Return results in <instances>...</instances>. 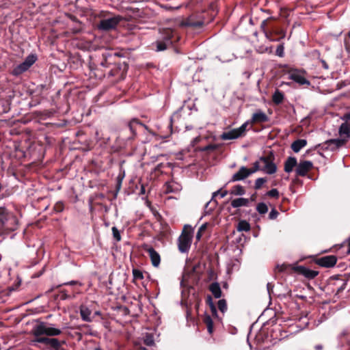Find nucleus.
I'll use <instances>...</instances> for the list:
<instances>
[{
    "label": "nucleus",
    "mask_w": 350,
    "mask_h": 350,
    "mask_svg": "<svg viewBox=\"0 0 350 350\" xmlns=\"http://www.w3.org/2000/svg\"><path fill=\"white\" fill-rule=\"evenodd\" d=\"M249 123H250V120L245 122L240 127L236 129L238 133H239L240 137L242 136L245 133V132L246 131L247 126Z\"/></svg>",
    "instance_id": "58836bf2"
},
{
    "label": "nucleus",
    "mask_w": 350,
    "mask_h": 350,
    "mask_svg": "<svg viewBox=\"0 0 350 350\" xmlns=\"http://www.w3.org/2000/svg\"><path fill=\"white\" fill-rule=\"evenodd\" d=\"M10 218H14L12 213H10L5 207L0 206V230L3 229L8 221Z\"/></svg>",
    "instance_id": "4468645a"
},
{
    "label": "nucleus",
    "mask_w": 350,
    "mask_h": 350,
    "mask_svg": "<svg viewBox=\"0 0 350 350\" xmlns=\"http://www.w3.org/2000/svg\"><path fill=\"white\" fill-rule=\"evenodd\" d=\"M217 148V146L215 144H209L201 148L202 151H209L214 150Z\"/></svg>",
    "instance_id": "c03bdc74"
},
{
    "label": "nucleus",
    "mask_w": 350,
    "mask_h": 350,
    "mask_svg": "<svg viewBox=\"0 0 350 350\" xmlns=\"http://www.w3.org/2000/svg\"><path fill=\"white\" fill-rule=\"evenodd\" d=\"M279 213L278 211L275 208H273L269 214V219H275L278 216Z\"/></svg>",
    "instance_id": "37998d69"
},
{
    "label": "nucleus",
    "mask_w": 350,
    "mask_h": 350,
    "mask_svg": "<svg viewBox=\"0 0 350 350\" xmlns=\"http://www.w3.org/2000/svg\"><path fill=\"white\" fill-rule=\"evenodd\" d=\"M204 322L206 324L208 334H212L213 333V321L211 316H205L204 319Z\"/></svg>",
    "instance_id": "c85d7f7f"
},
{
    "label": "nucleus",
    "mask_w": 350,
    "mask_h": 350,
    "mask_svg": "<svg viewBox=\"0 0 350 350\" xmlns=\"http://www.w3.org/2000/svg\"><path fill=\"white\" fill-rule=\"evenodd\" d=\"M284 98V94L279 90H276L272 96V100L275 105L281 104Z\"/></svg>",
    "instance_id": "b1692460"
},
{
    "label": "nucleus",
    "mask_w": 350,
    "mask_h": 350,
    "mask_svg": "<svg viewBox=\"0 0 350 350\" xmlns=\"http://www.w3.org/2000/svg\"><path fill=\"white\" fill-rule=\"evenodd\" d=\"M209 291L215 298H220L221 297V290L218 282H213L209 286Z\"/></svg>",
    "instance_id": "4be33fe9"
},
{
    "label": "nucleus",
    "mask_w": 350,
    "mask_h": 350,
    "mask_svg": "<svg viewBox=\"0 0 350 350\" xmlns=\"http://www.w3.org/2000/svg\"><path fill=\"white\" fill-rule=\"evenodd\" d=\"M217 194H219L220 197L221 198H223L228 194V191L225 190V191H221V190H217V191H215L213 193V198L215 197Z\"/></svg>",
    "instance_id": "a18cd8bd"
},
{
    "label": "nucleus",
    "mask_w": 350,
    "mask_h": 350,
    "mask_svg": "<svg viewBox=\"0 0 350 350\" xmlns=\"http://www.w3.org/2000/svg\"><path fill=\"white\" fill-rule=\"evenodd\" d=\"M204 25V21L195 15H191L181 23L182 26L191 27L193 29L200 28Z\"/></svg>",
    "instance_id": "6e6552de"
},
{
    "label": "nucleus",
    "mask_w": 350,
    "mask_h": 350,
    "mask_svg": "<svg viewBox=\"0 0 350 350\" xmlns=\"http://www.w3.org/2000/svg\"><path fill=\"white\" fill-rule=\"evenodd\" d=\"M100 66L103 67H108L109 63L107 62V59L105 55H103V60L100 62Z\"/></svg>",
    "instance_id": "09e8293b"
},
{
    "label": "nucleus",
    "mask_w": 350,
    "mask_h": 350,
    "mask_svg": "<svg viewBox=\"0 0 350 350\" xmlns=\"http://www.w3.org/2000/svg\"><path fill=\"white\" fill-rule=\"evenodd\" d=\"M339 134L340 136L349 137L350 136V124L345 122L339 128Z\"/></svg>",
    "instance_id": "393cba45"
},
{
    "label": "nucleus",
    "mask_w": 350,
    "mask_h": 350,
    "mask_svg": "<svg viewBox=\"0 0 350 350\" xmlns=\"http://www.w3.org/2000/svg\"><path fill=\"white\" fill-rule=\"evenodd\" d=\"M269 120L268 116L263 112L262 110H257L254 113H253L252 117L250 120L251 124L256 123H263L267 122Z\"/></svg>",
    "instance_id": "dca6fc26"
},
{
    "label": "nucleus",
    "mask_w": 350,
    "mask_h": 350,
    "mask_svg": "<svg viewBox=\"0 0 350 350\" xmlns=\"http://www.w3.org/2000/svg\"><path fill=\"white\" fill-rule=\"evenodd\" d=\"M256 211L260 214H265L268 211V207L264 202L258 203L256 206Z\"/></svg>",
    "instance_id": "72a5a7b5"
},
{
    "label": "nucleus",
    "mask_w": 350,
    "mask_h": 350,
    "mask_svg": "<svg viewBox=\"0 0 350 350\" xmlns=\"http://www.w3.org/2000/svg\"><path fill=\"white\" fill-rule=\"evenodd\" d=\"M249 204V200L244 198H236L231 202V206L233 208H239L241 206H247Z\"/></svg>",
    "instance_id": "412c9836"
},
{
    "label": "nucleus",
    "mask_w": 350,
    "mask_h": 350,
    "mask_svg": "<svg viewBox=\"0 0 350 350\" xmlns=\"http://www.w3.org/2000/svg\"><path fill=\"white\" fill-rule=\"evenodd\" d=\"M95 314L96 315H100V312L99 311H96L95 312Z\"/></svg>",
    "instance_id": "bf43d9fd"
},
{
    "label": "nucleus",
    "mask_w": 350,
    "mask_h": 350,
    "mask_svg": "<svg viewBox=\"0 0 350 350\" xmlns=\"http://www.w3.org/2000/svg\"><path fill=\"white\" fill-rule=\"evenodd\" d=\"M345 143V141L340 139H332L327 140L323 144V148L324 150H329L331 151L336 150L341 147Z\"/></svg>",
    "instance_id": "9d476101"
},
{
    "label": "nucleus",
    "mask_w": 350,
    "mask_h": 350,
    "mask_svg": "<svg viewBox=\"0 0 350 350\" xmlns=\"http://www.w3.org/2000/svg\"><path fill=\"white\" fill-rule=\"evenodd\" d=\"M267 195L269 197L277 199L279 198V191L277 189H272L267 193Z\"/></svg>",
    "instance_id": "79ce46f5"
},
{
    "label": "nucleus",
    "mask_w": 350,
    "mask_h": 350,
    "mask_svg": "<svg viewBox=\"0 0 350 350\" xmlns=\"http://www.w3.org/2000/svg\"><path fill=\"white\" fill-rule=\"evenodd\" d=\"M342 120H345V121H348L350 120V113H346L343 116V117L342 118Z\"/></svg>",
    "instance_id": "864d4df0"
},
{
    "label": "nucleus",
    "mask_w": 350,
    "mask_h": 350,
    "mask_svg": "<svg viewBox=\"0 0 350 350\" xmlns=\"http://www.w3.org/2000/svg\"><path fill=\"white\" fill-rule=\"evenodd\" d=\"M128 127L132 133V136L129 137V139H133V137L136 135V131L138 127H144L146 130L149 131L146 125L142 124L136 118L132 119L129 122Z\"/></svg>",
    "instance_id": "ddd939ff"
},
{
    "label": "nucleus",
    "mask_w": 350,
    "mask_h": 350,
    "mask_svg": "<svg viewBox=\"0 0 350 350\" xmlns=\"http://www.w3.org/2000/svg\"><path fill=\"white\" fill-rule=\"evenodd\" d=\"M55 209L58 212H61L63 210V206L62 203H58L55 205Z\"/></svg>",
    "instance_id": "8fccbe9b"
},
{
    "label": "nucleus",
    "mask_w": 350,
    "mask_h": 350,
    "mask_svg": "<svg viewBox=\"0 0 350 350\" xmlns=\"http://www.w3.org/2000/svg\"><path fill=\"white\" fill-rule=\"evenodd\" d=\"M347 330H344V331L341 333V335H342V336H345V335H347Z\"/></svg>",
    "instance_id": "4d7b16f0"
},
{
    "label": "nucleus",
    "mask_w": 350,
    "mask_h": 350,
    "mask_svg": "<svg viewBox=\"0 0 350 350\" xmlns=\"http://www.w3.org/2000/svg\"><path fill=\"white\" fill-rule=\"evenodd\" d=\"M313 167V163L310 161H300L296 168V174L300 176H304L306 175Z\"/></svg>",
    "instance_id": "1a4fd4ad"
},
{
    "label": "nucleus",
    "mask_w": 350,
    "mask_h": 350,
    "mask_svg": "<svg viewBox=\"0 0 350 350\" xmlns=\"http://www.w3.org/2000/svg\"><path fill=\"white\" fill-rule=\"evenodd\" d=\"M267 181L266 178H258L255 181L254 189H259L262 185Z\"/></svg>",
    "instance_id": "c9c22d12"
},
{
    "label": "nucleus",
    "mask_w": 350,
    "mask_h": 350,
    "mask_svg": "<svg viewBox=\"0 0 350 350\" xmlns=\"http://www.w3.org/2000/svg\"><path fill=\"white\" fill-rule=\"evenodd\" d=\"M343 289H344V287H343V286H342V287H340V288H338V292H339V291H342V290H343Z\"/></svg>",
    "instance_id": "052dcab7"
},
{
    "label": "nucleus",
    "mask_w": 350,
    "mask_h": 350,
    "mask_svg": "<svg viewBox=\"0 0 350 350\" xmlns=\"http://www.w3.org/2000/svg\"><path fill=\"white\" fill-rule=\"evenodd\" d=\"M260 160L259 161H256L254 163V166L252 168H250L249 169V172L250 173V175L252 174L253 173L258 171V170H261V167L260 166Z\"/></svg>",
    "instance_id": "ea45409f"
},
{
    "label": "nucleus",
    "mask_w": 350,
    "mask_h": 350,
    "mask_svg": "<svg viewBox=\"0 0 350 350\" xmlns=\"http://www.w3.org/2000/svg\"><path fill=\"white\" fill-rule=\"evenodd\" d=\"M169 187H170V185H167V191H170V192H172V189H169Z\"/></svg>",
    "instance_id": "e2e57ef3"
},
{
    "label": "nucleus",
    "mask_w": 350,
    "mask_h": 350,
    "mask_svg": "<svg viewBox=\"0 0 350 350\" xmlns=\"http://www.w3.org/2000/svg\"><path fill=\"white\" fill-rule=\"evenodd\" d=\"M297 166V161L295 157H289L284 163V171L290 173L293 171L294 167Z\"/></svg>",
    "instance_id": "a211bd4d"
},
{
    "label": "nucleus",
    "mask_w": 350,
    "mask_h": 350,
    "mask_svg": "<svg viewBox=\"0 0 350 350\" xmlns=\"http://www.w3.org/2000/svg\"><path fill=\"white\" fill-rule=\"evenodd\" d=\"M274 155L272 152L266 157H262L260 158V163L263 165L261 167V170L265 172L267 174H273L277 170L276 165L273 163Z\"/></svg>",
    "instance_id": "f03ea898"
},
{
    "label": "nucleus",
    "mask_w": 350,
    "mask_h": 350,
    "mask_svg": "<svg viewBox=\"0 0 350 350\" xmlns=\"http://www.w3.org/2000/svg\"><path fill=\"white\" fill-rule=\"evenodd\" d=\"M347 254H350V237L348 239V250H347Z\"/></svg>",
    "instance_id": "6e6d98bb"
},
{
    "label": "nucleus",
    "mask_w": 350,
    "mask_h": 350,
    "mask_svg": "<svg viewBox=\"0 0 350 350\" xmlns=\"http://www.w3.org/2000/svg\"><path fill=\"white\" fill-rule=\"evenodd\" d=\"M230 193L234 196H243L245 193V190L243 186L237 185L231 189Z\"/></svg>",
    "instance_id": "bb28decb"
},
{
    "label": "nucleus",
    "mask_w": 350,
    "mask_h": 350,
    "mask_svg": "<svg viewBox=\"0 0 350 350\" xmlns=\"http://www.w3.org/2000/svg\"><path fill=\"white\" fill-rule=\"evenodd\" d=\"M62 334V330L53 327V324H46L40 323L35 326L33 329V334L34 336H40L46 335L48 336H56Z\"/></svg>",
    "instance_id": "f257e3e1"
},
{
    "label": "nucleus",
    "mask_w": 350,
    "mask_h": 350,
    "mask_svg": "<svg viewBox=\"0 0 350 350\" xmlns=\"http://www.w3.org/2000/svg\"><path fill=\"white\" fill-rule=\"evenodd\" d=\"M298 271L300 274L306 277L307 279H314L319 274V271L310 269L307 267L300 266L298 267Z\"/></svg>",
    "instance_id": "f3484780"
},
{
    "label": "nucleus",
    "mask_w": 350,
    "mask_h": 350,
    "mask_svg": "<svg viewBox=\"0 0 350 350\" xmlns=\"http://www.w3.org/2000/svg\"><path fill=\"white\" fill-rule=\"evenodd\" d=\"M154 44L156 46L157 51H163L165 50L167 46H170L167 40L166 41H163L162 39L157 40Z\"/></svg>",
    "instance_id": "a878e982"
},
{
    "label": "nucleus",
    "mask_w": 350,
    "mask_h": 350,
    "mask_svg": "<svg viewBox=\"0 0 350 350\" xmlns=\"http://www.w3.org/2000/svg\"><path fill=\"white\" fill-rule=\"evenodd\" d=\"M80 314L81 319L86 322H91L92 319L90 317L91 310L85 306H81L80 308Z\"/></svg>",
    "instance_id": "5701e85b"
},
{
    "label": "nucleus",
    "mask_w": 350,
    "mask_h": 350,
    "mask_svg": "<svg viewBox=\"0 0 350 350\" xmlns=\"http://www.w3.org/2000/svg\"><path fill=\"white\" fill-rule=\"evenodd\" d=\"M109 75H111V76L113 75L111 72H109Z\"/></svg>",
    "instance_id": "774afa93"
},
{
    "label": "nucleus",
    "mask_w": 350,
    "mask_h": 350,
    "mask_svg": "<svg viewBox=\"0 0 350 350\" xmlns=\"http://www.w3.org/2000/svg\"><path fill=\"white\" fill-rule=\"evenodd\" d=\"M250 176L249 168L245 166L240 167L239 170L233 174L229 182H236L244 180Z\"/></svg>",
    "instance_id": "f8f14e48"
},
{
    "label": "nucleus",
    "mask_w": 350,
    "mask_h": 350,
    "mask_svg": "<svg viewBox=\"0 0 350 350\" xmlns=\"http://www.w3.org/2000/svg\"><path fill=\"white\" fill-rule=\"evenodd\" d=\"M111 230L114 239L117 241H120L121 240V235L118 229L116 226H113Z\"/></svg>",
    "instance_id": "4c0bfd02"
},
{
    "label": "nucleus",
    "mask_w": 350,
    "mask_h": 350,
    "mask_svg": "<svg viewBox=\"0 0 350 350\" xmlns=\"http://www.w3.org/2000/svg\"><path fill=\"white\" fill-rule=\"evenodd\" d=\"M144 343L149 347L154 345V337L151 334L146 333L143 337Z\"/></svg>",
    "instance_id": "2f4dec72"
},
{
    "label": "nucleus",
    "mask_w": 350,
    "mask_h": 350,
    "mask_svg": "<svg viewBox=\"0 0 350 350\" xmlns=\"http://www.w3.org/2000/svg\"><path fill=\"white\" fill-rule=\"evenodd\" d=\"M269 288H270V284H269V283H268V284H267V288L269 289Z\"/></svg>",
    "instance_id": "69168bd1"
},
{
    "label": "nucleus",
    "mask_w": 350,
    "mask_h": 350,
    "mask_svg": "<svg viewBox=\"0 0 350 350\" xmlns=\"http://www.w3.org/2000/svg\"><path fill=\"white\" fill-rule=\"evenodd\" d=\"M316 349H319H319H322V346H321V345H317V346H316Z\"/></svg>",
    "instance_id": "13d9d810"
},
{
    "label": "nucleus",
    "mask_w": 350,
    "mask_h": 350,
    "mask_svg": "<svg viewBox=\"0 0 350 350\" xmlns=\"http://www.w3.org/2000/svg\"><path fill=\"white\" fill-rule=\"evenodd\" d=\"M145 192H146V189H145V187L144 185H141V188H140V192L139 193L140 194H145Z\"/></svg>",
    "instance_id": "5fc2aeb1"
},
{
    "label": "nucleus",
    "mask_w": 350,
    "mask_h": 350,
    "mask_svg": "<svg viewBox=\"0 0 350 350\" xmlns=\"http://www.w3.org/2000/svg\"><path fill=\"white\" fill-rule=\"evenodd\" d=\"M306 72L301 70H291L288 72V78L300 85L309 86L310 82L306 78Z\"/></svg>",
    "instance_id": "423d86ee"
},
{
    "label": "nucleus",
    "mask_w": 350,
    "mask_h": 350,
    "mask_svg": "<svg viewBox=\"0 0 350 350\" xmlns=\"http://www.w3.org/2000/svg\"><path fill=\"white\" fill-rule=\"evenodd\" d=\"M144 249L148 253L152 266L158 267L161 262L159 254L152 247L145 245Z\"/></svg>",
    "instance_id": "9b49d317"
},
{
    "label": "nucleus",
    "mask_w": 350,
    "mask_h": 350,
    "mask_svg": "<svg viewBox=\"0 0 350 350\" xmlns=\"http://www.w3.org/2000/svg\"><path fill=\"white\" fill-rule=\"evenodd\" d=\"M206 302L210 307L212 315L214 317H217V308H216L215 304H213V299H212V297L211 295L207 296Z\"/></svg>",
    "instance_id": "7c9ffc66"
},
{
    "label": "nucleus",
    "mask_w": 350,
    "mask_h": 350,
    "mask_svg": "<svg viewBox=\"0 0 350 350\" xmlns=\"http://www.w3.org/2000/svg\"><path fill=\"white\" fill-rule=\"evenodd\" d=\"M307 145V140L304 139H299L294 141L291 144V148L295 152H298L300 150Z\"/></svg>",
    "instance_id": "6ab92c4d"
},
{
    "label": "nucleus",
    "mask_w": 350,
    "mask_h": 350,
    "mask_svg": "<svg viewBox=\"0 0 350 350\" xmlns=\"http://www.w3.org/2000/svg\"><path fill=\"white\" fill-rule=\"evenodd\" d=\"M187 226H185V229ZM191 234L190 232H186L183 230L182 234L178 239V250L181 253L187 252L191 247Z\"/></svg>",
    "instance_id": "20e7f679"
},
{
    "label": "nucleus",
    "mask_w": 350,
    "mask_h": 350,
    "mask_svg": "<svg viewBox=\"0 0 350 350\" xmlns=\"http://www.w3.org/2000/svg\"><path fill=\"white\" fill-rule=\"evenodd\" d=\"M163 36L162 38V40L163 41H166L167 40L169 41V44L172 45V38L173 36L172 30L169 29H163Z\"/></svg>",
    "instance_id": "c756f323"
},
{
    "label": "nucleus",
    "mask_w": 350,
    "mask_h": 350,
    "mask_svg": "<svg viewBox=\"0 0 350 350\" xmlns=\"http://www.w3.org/2000/svg\"><path fill=\"white\" fill-rule=\"evenodd\" d=\"M217 307L222 313L226 312L228 307L226 299H219L217 302Z\"/></svg>",
    "instance_id": "473e14b6"
},
{
    "label": "nucleus",
    "mask_w": 350,
    "mask_h": 350,
    "mask_svg": "<svg viewBox=\"0 0 350 350\" xmlns=\"http://www.w3.org/2000/svg\"><path fill=\"white\" fill-rule=\"evenodd\" d=\"M95 350H102V349L100 348H96V349H95Z\"/></svg>",
    "instance_id": "338daca9"
},
{
    "label": "nucleus",
    "mask_w": 350,
    "mask_h": 350,
    "mask_svg": "<svg viewBox=\"0 0 350 350\" xmlns=\"http://www.w3.org/2000/svg\"><path fill=\"white\" fill-rule=\"evenodd\" d=\"M37 343L44 344L54 350H59L62 346L61 342L57 338H55L36 336V338L31 340V344L36 346Z\"/></svg>",
    "instance_id": "39448f33"
},
{
    "label": "nucleus",
    "mask_w": 350,
    "mask_h": 350,
    "mask_svg": "<svg viewBox=\"0 0 350 350\" xmlns=\"http://www.w3.org/2000/svg\"><path fill=\"white\" fill-rule=\"evenodd\" d=\"M2 189H3V186L1 184H0V192L2 191Z\"/></svg>",
    "instance_id": "0e129e2a"
},
{
    "label": "nucleus",
    "mask_w": 350,
    "mask_h": 350,
    "mask_svg": "<svg viewBox=\"0 0 350 350\" xmlns=\"http://www.w3.org/2000/svg\"><path fill=\"white\" fill-rule=\"evenodd\" d=\"M270 18H268V20H269V19H270ZM267 20H264V21H262V23H261V25H260V27H261V29H262L263 32L265 33V36H266L267 38H268V37H269V36H268V33H267V31H266V29H265V27H266V25H267Z\"/></svg>",
    "instance_id": "49530a36"
},
{
    "label": "nucleus",
    "mask_w": 350,
    "mask_h": 350,
    "mask_svg": "<svg viewBox=\"0 0 350 350\" xmlns=\"http://www.w3.org/2000/svg\"><path fill=\"white\" fill-rule=\"evenodd\" d=\"M207 224H203L198 229V232L196 236V239L197 241H200L204 232L206 230Z\"/></svg>",
    "instance_id": "f704fd0d"
},
{
    "label": "nucleus",
    "mask_w": 350,
    "mask_h": 350,
    "mask_svg": "<svg viewBox=\"0 0 350 350\" xmlns=\"http://www.w3.org/2000/svg\"><path fill=\"white\" fill-rule=\"evenodd\" d=\"M337 257L334 255L325 256L316 259L315 263L320 267L330 268L335 266Z\"/></svg>",
    "instance_id": "0eeeda50"
},
{
    "label": "nucleus",
    "mask_w": 350,
    "mask_h": 350,
    "mask_svg": "<svg viewBox=\"0 0 350 350\" xmlns=\"http://www.w3.org/2000/svg\"><path fill=\"white\" fill-rule=\"evenodd\" d=\"M77 281H75V280H72V281H70L68 282H65L63 284V285H75L76 284H77Z\"/></svg>",
    "instance_id": "603ef678"
},
{
    "label": "nucleus",
    "mask_w": 350,
    "mask_h": 350,
    "mask_svg": "<svg viewBox=\"0 0 350 350\" xmlns=\"http://www.w3.org/2000/svg\"><path fill=\"white\" fill-rule=\"evenodd\" d=\"M59 296L60 299L63 300L66 299L69 297V295L66 293L65 291H61Z\"/></svg>",
    "instance_id": "de8ad7c7"
},
{
    "label": "nucleus",
    "mask_w": 350,
    "mask_h": 350,
    "mask_svg": "<svg viewBox=\"0 0 350 350\" xmlns=\"http://www.w3.org/2000/svg\"><path fill=\"white\" fill-rule=\"evenodd\" d=\"M36 59V55L33 54L29 55L25 58V61L18 66L17 69L19 70L20 72H25L35 63Z\"/></svg>",
    "instance_id": "2eb2a0df"
},
{
    "label": "nucleus",
    "mask_w": 350,
    "mask_h": 350,
    "mask_svg": "<svg viewBox=\"0 0 350 350\" xmlns=\"http://www.w3.org/2000/svg\"><path fill=\"white\" fill-rule=\"evenodd\" d=\"M275 54L278 57H282L284 55V47L283 44H279L277 46Z\"/></svg>",
    "instance_id": "a19ab883"
},
{
    "label": "nucleus",
    "mask_w": 350,
    "mask_h": 350,
    "mask_svg": "<svg viewBox=\"0 0 350 350\" xmlns=\"http://www.w3.org/2000/svg\"><path fill=\"white\" fill-rule=\"evenodd\" d=\"M237 230L239 232H247L250 230V225L247 221L241 220L237 226Z\"/></svg>",
    "instance_id": "cd10ccee"
},
{
    "label": "nucleus",
    "mask_w": 350,
    "mask_h": 350,
    "mask_svg": "<svg viewBox=\"0 0 350 350\" xmlns=\"http://www.w3.org/2000/svg\"><path fill=\"white\" fill-rule=\"evenodd\" d=\"M139 350H148L147 349H146L145 347H140L139 348Z\"/></svg>",
    "instance_id": "680f3d73"
},
{
    "label": "nucleus",
    "mask_w": 350,
    "mask_h": 350,
    "mask_svg": "<svg viewBox=\"0 0 350 350\" xmlns=\"http://www.w3.org/2000/svg\"><path fill=\"white\" fill-rule=\"evenodd\" d=\"M133 278L135 280L144 279V274H143L142 271L139 269H133Z\"/></svg>",
    "instance_id": "e433bc0d"
},
{
    "label": "nucleus",
    "mask_w": 350,
    "mask_h": 350,
    "mask_svg": "<svg viewBox=\"0 0 350 350\" xmlns=\"http://www.w3.org/2000/svg\"><path fill=\"white\" fill-rule=\"evenodd\" d=\"M321 62L322 64V66L325 68V69H328L329 68V66H328V64H327V62L323 60V59H321Z\"/></svg>",
    "instance_id": "3c124183"
},
{
    "label": "nucleus",
    "mask_w": 350,
    "mask_h": 350,
    "mask_svg": "<svg viewBox=\"0 0 350 350\" xmlns=\"http://www.w3.org/2000/svg\"><path fill=\"white\" fill-rule=\"evenodd\" d=\"M122 17L115 16L111 18L100 20L98 24V29L102 31H110L116 28L117 25L122 21Z\"/></svg>",
    "instance_id": "7ed1b4c3"
},
{
    "label": "nucleus",
    "mask_w": 350,
    "mask_h": 350,
    "mask_svg": "<svg viewBox=\"0 0 350 350\" xmlns=\"http://www.w3.org/2000/svg\"><path fill=\"white\" fill-rule=\"evenodd\" d=\"M239 133H238L236 129H232L228 132H224L221 135V139L223 140H230L234 139L239 137Z\"/></svg>",
    "instance_id": "aec40b11"
}]
</instances>
